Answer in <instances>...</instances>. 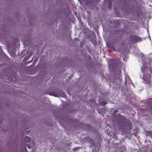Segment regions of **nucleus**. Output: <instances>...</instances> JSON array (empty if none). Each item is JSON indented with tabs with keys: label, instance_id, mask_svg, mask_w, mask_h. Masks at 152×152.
<instances>
[{
	"label": "nucleus",
	"instance_id": "nucleus-1",
	"mask_svg": "<svg viewBox=\"0 0 152 152\" xmlns=\"http://www.w3.org/2000/svg\"><path fill=\"white\" fill-rule=\"evenodd\" d=\"M120 45L121 48L122 49H118L117 50L118 51L121 53H125L126 51L129 50L128 44L126 40H121L120 42Z\"/></svg>",
	"mask_w": 152,
	"mask_h": 152
},
{
	"label": "nucleus",
	"instance_id": "nucleus-2",
	"mask_svg": "<svg viewBox=\"0 0 152 152\" xmlns=\"http://www.w3.org/2000/svg\"><path fill=\"white\" fill-rule=\"evenodd\" d=\"M129 37L130 41L134 43L140 41L141 40V39L140 37L137 36L131 35H130Z\"/></svg>",
	"mask_w": 152,
	"mask_h": 152
},
{
	"label": "nucleus",
	"instance_id": "nucleus-3",
	"mask_svg": "<svg viewBox=\"0 0 152 152\" xmlns=\"http://www.w3.org/2000/svg\"><path fill=\"white\" fill-rule=\"evenodd\" d=\"M118 116L120 119L122 120H125L126 119V118L125 116L121 115V114H118Z\"/></svg>",
	"mask_w": 152,
	"mask_h": 152
},
{
	"label": "nucleus",
	"instance_id": "nucleus-4",
	"mask_svg": "<svg viewBox=\"0 0 152 152\" xmlns=\"http://www.w3.org/2000/svg\"><path fill=\"white\" fill-rule=\"evenodd\" d=\"M25 141L27 142H29L31 140L30 138L28 136H26L24 138Z\"/></svg>",
	"mask_w": 152,
	"mask_h": 152
},
{
	"label": "nucleus",
	"instance_id": "nucleus-5",
	"mask_svg": "<svg viewBox=\"0 0 152 152\" xmlns=\"http://www.w3.org/2000/svg\"><path fill=\"white\" fill-rule=\"evenodd\" d=\"M146 135L148 136H151L152 135V132L151 131H148L146 132Z\"/></svg>",
	"mask_w": 152,
	"mask_h": 152
},
{
	"label": "nucleus",
	"instance_id": "nucleus-6",
	"mask_svg": "<svg viewBox=\"0 0 152 152\" xmlns=\"http://www.w3.org/2000/svg\"><path fill=\"white\" fill-rule=\"evenodd\" d=\"M147 103L151 102L152 101V99L151 98H148L147 100H145Z\"/></svg>",
	"mask_w": 152,
	"mask_h": 152
},
{
	"label": "nucleus",
	"instance_id": "nucleus-7",
	"mask_svg": "<svg viewBox=\"0 0 152 152\" xmlns=\"http://www.w3.org/2000/svg\"><path fill=\"white\" fill-rule=\"evenodd\" d=\"M95 104V102L94 101L93 102H91V103L90 105L91 107H92V106H94Z\"/></svg>",
	"mask_w": 152,
	"mask_h": 152
},
{
	"label": "nucleus",
	"instance_id": "nucleus-8",
	"mask_svg": "<svg viewBox=\"0 0 152 152\" xmlns=\"http://www.w3.org/2000/svg\"><path fill=\"white\" fill-rule=\"evenodd\" d=\"M106 103L105 102L102 101L101 102V104L102 105H104L106 104Z\"/></svg>",
	"mask_w": 152,
	"mask_h": 152
},
{
	"label": "nucleus",
	"instance_id": "nucleus-9",
	"mask_svg": "<svg viewBox=\"0 0 152 152\" xmlns=\"http://www.w3.org/2000/svg\"><path fill=\"white\" fill-rule=\"evenodd\" d=\"M79 149V147H77L75 148H74L73 149V150L75 151H76L78 150Z\"/></svg>",
	"mask_w": 152,
	"mask_h": 152
},
{
	"label": "nucleus",
	"instance_id": "nucleus-10",
	"mask_svg": "<svg viewBox=\"0 0 152 152\" xmlns=\"http://www.w3.org/2000/svg\"><path fill=\"white\" fill-rule=\"evenodd\" d=\"M110 47L111 48H112L113 49V50L114 51H115V48L113 46V45H110Z\"/></svg>",
	"mask_w": 152,
	"mask_h": 152
},
{
	"label": "nucleus",
	"instance_id": "nucleus-11",
	"mask_svg": "<svg viewBox=\"0 0 152 152\" xmlns=\"http://www.w3.org/2000/svg\"><path fill=\"white\" fill-rule=\"evenodd\" d=\"M115 61V60H110V62H114V61Z\"/></svg>",
	"mask_w": 152,
	"mask_h": 152
},
{
	"label": "nucleus",
	"instance_id": "nucleus-12",
	"mask_svg": "<svg viewBox=\"0 0 152 152\" xmlns=\"http://www.w3.org/2000/svg\"><path fill=\"white\" fill-rule=\"evenodd\" d=\"M108 8L109 9H110L111 8V4H109V6H108Z\"/></svg>",
	"mask_w": 152,
	"mask_h": 152
},
{
	"label": "nucleus",
	"instance_id": "nucleus-13",
	"mask_svg": "<svg viewBox=\"0 0 152 152\" xmlns=\"http://www.w3.org/2000/svg\"><path fill=\"white\" fill-rule=\"evenodd\" d=\"M151 110H152V105L151 106Z\"/></svg>",
	"mask_w": 152,
	"mask_h": 152
},
{
	"label": "nucleus",
	"instance_id": "nucleus-14",
	"mask_svg": "<svg viewBox=\"0 0 152 152\" xmlns=\"http://www.w3.org/2000/svg\"><path fill=\"white\" fill-rule=\"evenodd\" d=\"M25 150H26V151H27V150L26 148H25Z\"/></svg>",
	"mask_w": 152,
	"mask_h": 152
},
{
	"label": "nucleus",
	"instance_id": "nucleus-15",
	"mask_svg": "<svg viewBox=\"0 0 152 152\" xmlns=\"http://www.w3.org/2000/svg\"><path fill=\"white\" fill-rule=\"evenodd\" d=\"M144 103H145V102H144ZM146 103H147V102H146Z\"/></svg>",
	"mask_w": 152,
	"mask_h": 152
}]
</instances>
